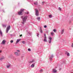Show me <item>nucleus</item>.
Wrapping results in <instances>:
<instances>
[{"mask_svg": "<svg viewBox=\"0 0 73 73\" xmlns=\"http://www.w3.org/2000/svg\"><path fill=\"white\" fill-rule=\"evenodd\" d=\"M21 19H22L23 22H22V23L23 25H24L25 23H26V21L27 20V18H28V16L27 15H24L21 17Z\"/></svg>", "mask_w": 73, "mask_h": 73, "instance_id": "1", "label": "nucleus"}, {"mask_svg": "<svg viewBox=\"0 0 73 73\" xmlns=\"http://www.w3.org/2000/svg\"><path fill=\"white\" fill-rule=\"evenodd\" d=\"M24 9H21L20 11H19L18 12V15H23V12H24Z\"/></svg>", "mask_w": 73, "mask_h": 73, "instance_id": "2", "label": "nucleus"}, {"mask_svg": "<svg viewBox=\"0 0 73 73\" xmlns=\"http://www.w3.org/2000/svg\"><path fill=\"white\" fill-rule=\"evenodd\" d=\"M20 51L19 50H17V52H15V54L16 56H19L20 55Z\"/></svg>", "mask_w": 73, "mask_h": 73, "instance_id": "3", "label": "nucleus"}, {"mask_svg": "<svg viewBox=\"0 0 73 73\" xmlns=\"http://www.w3.org/2000/svg\"><path fill=\"white\" fill-rule=\"evenodd\" d=\"M35 15L37 16L38 15V10L36 9H35Z\"/></svg>", "mask_w": 73, "mask_h": 73, "instance_id": "4", "label": "nucleus"}, {"mask_svg": "<svg viewBox=\"0 0 73 73\" xmlns=\"http://www.w3.org/2000/svg\"><path fill=\"white\" fill-rule=\"evenodd\" d=\"M10 29H11V26L9 25L6 29V32L7 33H8V31H9V30Z\"/></svg>", "mask_w": 73, "mask_h": 73, "instance_id": "5", "label": "nucleus"}, {"mask_svg": "<svg viewBox=\"0 0 73 73\" xmlns=\"http://www.w3.org/2000/svg\"><path fill=\"white\" fill-rule=\"evenodd\" d=\"M44 36L43 40L44 42H47L48 41H47V39H46V34H44Z\"/></svg>", "mask_w": 73, "mask_h": 73, "instance_id": "6", "label": "nucleus"}, {"mask_svg": "<svg viewBox=\"0 0 73 73\" xmlns=\"http://www.w3.org/2000/svg\"><path fill=\"white\" fill-rule=\"evenodd\" d=\"M48 39H49V40L48 41L49 43V44H50L51 43V42H52V38L51 37H50Z\"/></svg>", "mask_w": 73, "mask_h": 73, "instance_id": "7", "label": "nucleus"}, {"mask_svg": "<svg viewBox=\"0 0 73 73\" xmlns=\"http://www.w3.org/2000/svg\"><path fill=\"white\" fill-rule=\"evenodd\" d=\"M11 64L9 63L7 65V68H9L11 67Z\"/></svg>", "mask_w": 73, "mask_h": 73, "instance_id": "8", "label": "nucleus"}, {"mask_svg": "<svg viewBox=\"0 0 73 73\" xmlns=\"http://www.w3.org/2000/svg\"><path fill=\"white\" fill-rule=\"evenodd\" d=\"M5 59V57L4 56H2L0 58V61H2V60Z\"/></svg>", "mask_w": 73, "mask_h": 73, "instance_id": "9", "label": "nucleus"}, {"mask_svg": "<svg viewBox=\"0 0 73 73\" xmlns=\"http://www.w3.org/2000/svg\"><path fill=\"white\" fill-rule=\"evenodd\" d=\"M33 62H35V61L34 60H33L32 61H29V65H30V64H32Z\"/></svg>", "mask_w": 73, "mask_h": 73, "instance_id": "10", "label": "nucleus"}, {"mask_svg": "<svg viewBox=\"0 0 73 73\" xmlns=\"http://www.w3.org/2000/svg\"><path fill=\"white\" fill-rule=\"evenodd\" d=\"M20 41H21V39H17V40L15 43V44H17V43H18Z\"/></svg>", "mask_w": 73, "mask_h": 73, "instance_id": "11", "label": "nucleus"}, {"mask_svg": "<svg viewBox=\"0 0 73 73\" xmlns=\"http://www.w3.org/2000/svg\"><path fill=\"white\" fill-rule=\"evenodd\" d=\"M53 55L52 54L51 55V56L50 57V60L51 61V60H52V58H53Z\"/></svg>", "mask_w": 73, "mask_h": 73, "instance_id": "12", "label": "nucleus"}, {"mask_svg": "<svg viewBox=\"0 0 73 73\" xmlns=\"http://www.w3.org/2000/svg\"><path fill=\"white\" fill-rule=\"evenodd\" d=\"M5 42H6L5 40H3L2 42V44L3 45H4V44H5Z\"/></svg>", "mask_w": 73, "mask_h": 73, "instance_id": "13", "label": "nucleus"}, {"mask_svg": "<svg viewBox=\"0 0 73 73\" xmlns=\"http://www.w3.org/2000/svg\"><path fill=\"white\" fill-rule=\"evenodd\" d=\"M57 71L56 70L54 69H53L52 70L53 73H57Z\"/></svg>", "mask_w": 73, "mask_h": 73, "instance_id": "14", "label": "nucleus"}, {"mask_svg": "<svg viewBox=\"0 0 73 73\" xmlns=\"http://www.w3.org/2000/svg\"><path fill=\"white\" fill-rule=\"evenodd\" d=\"M64 32V29H63L61 30V34H63Z\"/></svg>", "mask_w": 73, "mask_h": 73, "instance_id": "15", "label": "nucleus"}, {"mask_svg": "<svg viewBox=\"0 0 73 73\" xmlns=\"http://www.w3.org/2000/svg\"><path fill=\"white\" fill-rule=\"evenodd\" d=\"M0 34L1 36H3V33H2V31H1V30L0 29Z\"/></svg>", "mask_w": 73, "mask_h": 73, "instance_id": "16", "label": "nucleus"}, {"mask_svg": "<svg viewBox=\"0 0 73 73\" xmlns=\"http://www.w3.org/2000/svg\"><path fill=\"white\" fill-rule=\"evenodd\" d=\"M31 68H34L35 67V64H32L31 66Z\"/></svg>", "mask_w": 73, "mask_h": 73, "instance_id": "17", "label": "nucleus"}, {"mask_svg": "<svg viewBox=\"0 0 73 73\" xmlns=\"http://www.w3.org/2000/svg\"><path fill=\"white\" fill-rule=\"evenodd\" d=\"M2 26L3 27H6L7 25H6L3 24L2 25Z\"/></svg>", "mask_w": 73, "mask_h": 73, "instance_id": "18", "label": "nucleus"}, {"mask_svg": "<svg viewBox=\"0 0 73 73\" xmlns=\"http://www.w3.org/2000/svg\"><path fill=\"white\" fill-rule=\"evenodd\" d=\"M37 20H38V21H40V17H38L37 19Z\"/></svg>", "mask_w": 73, "mask_h": 73, "instance_id": "19", "label": "nucleus"}, {"mask_svg": "<svg viewBox=\"0 0 73 73\" xmlns=\"http://www.w3.org/2000/svg\"><path fill=\"white\" fill-rule=\"evenodd\" d=\"M49 17L50 18H51V17H52V15H49Z\"/></svg>", "mask_w": 73, "mask_h": 73, "instance_id": "20", "label": "nucleus"}, {"mask_svg": "<svg viewBox=\"0 0 73 73\" xmlns=\"http://www.w3.org/2000/svg\"><path fill=\"white\" fill-rule=\"evenodd\" d=\"M37 2H35L34 3V4L35 5H37Z\"/></svg>", "mask_w": 73, "mask_h": 73, "instance_id": "21", "label": "nucleus"}, {"mask_svg": "<svg viewBox=\"0 0 73 73\" xmlns=\"http://www.w3.org/2000/svg\"><path fill=\"white\" fill-rule=\"evenodd\" d=\"M22 42L23 44H25V41H23Z\"/></svg>", "mask_w": 73, "mask_h": 73, "instance_id": "22", "label": "nucleus"}, {"mask_svg": "<svg viewBox=\"0 0 73 73\" xmlns=\"http://www.w3.org/2000/svg\"><path fill=\"white\" fill-rule=\"evenodd\" d=\"M51 34L52 36H53V35H54V33H53V32L51 33Z\"/></svg>", "mask_w": 73, "mask_h": 73, "instance_id": "23", "label": "nucleus"}, {"mask_svg": "<svg viewBox=\"0 0 73 73\" xmlns=\"http://www.w3.org/2000/svg\"><path fill=\"white\" fill-rule=\"evenodd\" d=\"M42 71H43L42 70H40V73H42Z\"/></svg>", "mask_w": 73, "mask_h": 73, "instance_id": "24", "label": "nucleus"}, {"mask_svg": "<svg viewBox=\"0 0 73 73\" xmlns=\"http://www.w3.org/2000/svg\"><path fill=\"white\" fill-rule=\"evenodd\" d=\"M67 54V56H70V54H69V53H68Z\"/></svg>", "mask_w": 73, "mask_h": 73, "instance_id": "25", "label": "nucleus"}, {"mask_svg": "<svg viewBox=\"0 0 73 73\" xmlns=\"http://www.w3.org/2000/svg\"><path fill=\"white\" fill-rule=\"evenodd\" d=\"M58 9L60 11H61V8H60V7H59L58 8Z\"/></svg>", "mask_w": 73, "mask_h": 73, "instance_id": "26", "label": "nucleus"}, {"mask_svg": "<svg viewBox=\"0 0 73 73\" xmlns=\"http://www.w3.org/2000/svg\"><path fill=\"white\" fill-rule=\"evenodd\" d=\"M40 32L41 33H42V30H41V29H40Z\"/></svg>", "mask_w": 73, "mask_h": 73, "instance_id": "27", "label": "nucleus"}, {"mask_svg": "<svg viewBox=\"0 0 73 73\" xmlns=\"http://www.w3.org/2000/svg\"><path fill=\"white\" fill-rule=\"evenodd\" d=\"M53 31L54 32H55V33H56V30L55 29H54L53 30Z\"/></svg>", "mask_w": 73, "mask_h": 73, "instance_id": "28", "label": "nucleus"}, {"mask_svg": "<svg viewBox=\"0 0 73 73\" xmlns=\"http://www.w3.org/2000/svg\"><path fill=\"white\" fill-rule=\"evenodd\" d=\"M10 42H11V43H13V40H11L10 41Z\"/></svg>", "mask_w": 73, "mask_h": 73, "instance_id": "29", "label": "nucleus"}, {"mask_svg": "<svg viewBox=\"0 0 73 73\" xmlns=\"http://www.w3.org/2000/svg\"><path fill=\"white\" fill-rule=\"evenodd\" d=\"M65 62H66L65 60H64V61H62V63H64V64H65Z\"/></svg>", "mask_w": 73, "mask_h": 73, "instance_id": "30", "label": "nucleus"}, {"mask_svg": "<svg viewBox=\"0 0 73 73\" xmlns=\"http://www.w3.org/2000/svg\"><path fill=\"white\" fill-rule=\"evenodd\" d=\"M25 14H29V12H27L25 13Z\"/></svg>", "mask_w": 73, "mask_h": 73, "instance_id": "31", "label": "nucleus"}, {"mask_svg": "<svg viewBox=\"0 0 73 73\" xmlns=\"http://www.w3.org/2000/svg\"><path fill=\"white\" fill-rule=\"evenodd\" d=\"M44 27L45 28H46L47 27V26L46 25H44Z\"/></svg>", "mask_w": 73, "mask_h": 73, "instance_id": "32", "label": "nucleus"}, {"mask_svg": "<svg viewBox=\"0 0 73 73\" xmlns=\"http://www.w3.org/2000/svg\"><path fill=\"white\" fill-rule=\"evenodd\" d=\"M28 51H31V49L29 48L28 49Z\"/></svg>", "mask_w": 73, "mask_h": 73, "instance_id": "33", "label": "nucleus"}, {"mask_svg": "<svg viewBox=\"0 0 73 73\" xmlns=\"http://www.w3.org/2000/svg\"><path fill=\"white\" fill-rule=\"evenodd\" d=\"M68 52H67L66 51L65 52V54H68Z\"/></svg>", "mask_w": 73, "mask_h": 73, "instance_id": "34", "label": "nucleus"}, {"mask_svg": "<svg viewBox=\"0 0 73 73\" xmlns=\"http://www.w3.org/2000/svg\"><path fill=\"white\" fill-rule=\"evenodd\" d=\"M39 35V34H37V37H39L38 36Z\"/></svg>", "mask_w": 73, "mask_h": 73, "instance_id": "35", "label": "nucleus"}, {"mask_svg": "<svg viewBox=\"0 0 73 73\" xmlns=\"http://www.w3.org/2000/svg\"><path fill=\"white\" fill-rule=\"evenodd\" d=\"M42 5H44V3H45V2H42Z\"/></svg>", "mask_w": 73, "mask_h": 73, "instance_id": "36", "label": "nucleus"}, {"mask_svg": "<svg viewBox=\"0 0 73 73\" xmlns=\"http://www.w3.org/2000/svg\"><path fill=\"white\" fill-rule=\"evenodd\" d=\"M2 52V51L1 50H0V53H1Z\"/></svg>", "mask_w": 73, "mask_h": 73, "instance_id": "37", "label": "nucleus"}, {"mask_svg": "<svg viewBox=\"0 0 73 73\" xmlns=\"http://www.w3.org/2000/svg\"><path fill=\"white\" fill-rule=\"evenodd\" d=\"M22 36V35H20V37H21Z\"/></svg>", "mask_w": 73, "mask_h": 73, "instance_id": "38", "label": "nucleus"}, {"mask_svg": "<svg viewBox=\"0 0 73 73\" xmlns=\"http://www.w3.org/2000/svg\"><path fill=\"white\" fill-rule=\"evenodd\" d=\"M10 36H12V34H11L10 35Z\"/></svg>", "mask_w": 73, "mask_h": 73, "instance_id": "39", "label": "nucleus"}, {"mask_svg": "<svg viewBox=\"0 0 73 73\" xmlns=\"http://www.w3.org/2000/svg\"><path fill=\"white\" fill-rule=\"evenodd\" d=\"M61 70V68H60L59 69V70Z\"/></svg>", "mask_w": 73, "mask_h": 73, "instance_id": "40", "label": "nucleus"}, {"mask_svg": "<svg viewBox=\"0 0 73 73\" xmlns=\"http://www.w3.org/2000/svg\"><path fill=\"white\" fill-rule=\"evenodd\" d=\"M3 12H4V11L3 10Z\"/></svg>", "mask_w": 73, "mask_h": 73, "instance_id": "41", "label": "nucleus"}, {"mask_svg": "<svg viewBox=\"0 0 73 73\" xmlns=\"http://www.w3.org/2000/svg\"><path fill=\"white\" fill-rule=\"evenodd\" d=\"M62 41H64V40H62Z\"/></svg>", "mask_w": 73, "mask_h": 73, "instance_id": "42", "label": "nucleus"}, {"mask_svg": "<svg viewBox=\"0 0 73 73\" xmlns=\"http://www.w3.org/2000/svg\"><path fill=\"white\" fill-rule=\"evenodd\" d=\"M1 4L2 5V4H3V3H1Z\"/></svg>", "mask_w": 73, "mask_h": 73, "instance_id": "43", "label": "nucleus"}, {"mask_svg": "<svg viewBox=\"0 0 73 73\" xmlns=\"http://www.w3.org/2000/svg\"><path fill=\"white\" fill-rule=\"evenodd\" d=\"M63 42H64V41H63Z\"/></svg>", "mask_w": 73, "mask_h": 73, "instance_id": "44", "label": "nucleus"}]
</instances>
